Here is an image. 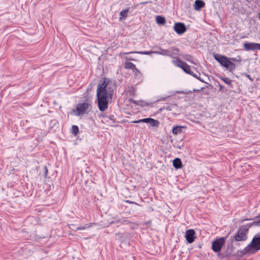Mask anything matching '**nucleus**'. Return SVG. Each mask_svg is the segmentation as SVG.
<instances>
[{"label": "nucleus", "mask_w": 260, "mask_h": 260, "mask_svg": "<svg viewBox=\"0 0 260 260\" xmlns=\"http://www.w3.org/2000/svg\"><path fill=\"white\" fill-rule=\"evenodd\" d=\"M109 80L104 78L98 84L96 91L98 106L101 111H105L108 107L109 99H112L114 91L108 87Z\"/></svg>", "instance_id": "1"}, {"label": "nucleus", "mask_w": 260, "mask_h": 260, "mask_svg": "<svg viewBox=\"0 0 260 260\" xmlns=\"http://www.w3.org/2000/svg\"><path fill=\"white\" fill-rule=\"evenodd\" d=\"M260 250V232L254 235L250 243L240 251L241 255H250Z\"/></svg>", "instance_id": "2"}, {"label": "nucleus", "mask_w": 260, "mask_h": 260, "mask_svg": "<svg viewBox=\"0 0 260 260\" xmlns=\"http://www.w3.org/2000/svg\"><path fill=\"white\" fill-rule=\"evenodd\" d=\"M214 58L220 63L221 66L229 70L230 72L233 71L236 68V65L230 60V58L220 54H214Z\"/></svg>", "instance_id": "3"}, {"label": "nucleus", "mask_w": 260, "mask_h": 260, "mask_svg": "<svg viewBox=\"0 0 260 260\" xmlns=\"http://www.w3.org/2000/svg\"><path fill=\"white\" fill-rule=\"evenodd\" d=\"M92 105L88 103H79L76 105V109H73L72 111L76 116H80L84 114H88L91 111Z\"/></svg>", "instance_id": "4"}, {"label": "nucleus", "mask_w": 260, "mask_h": 260, "mask_svg": "<svg viewBox=\"0 0 260 260\" xmlns=\"http://www.w3.org/2000/svg\"><path fill=\"white\" fill-rule=\"evenodd\" d=\"M248 232V228L245 225L240 226L237 233L234 235V239L236 241H244L247 239V235Z\"/></svg>", "instance_id": "5"}, {"label": "nucleus", "mask_w": 260, "mask_h": 260, "mask_svg": "<svg viewBox=\"0 0 260 260\" xmlns=\"http://www.w3.org/2000/svg\"><path fill=\"white\" fill-rule=\"evenodd\" d=\"M226 237H221L216 239L212 242V249L215 252H219L225 243Z\"/></svg>", "instance_id": "6"}, {"label": "nucleus", "mask_w": 260, "mask_h": 260, "mask_svg": "<svg viewBox=\"0 0 260 260\" xmlns=\"http://www.w3.org/2000/svg\"><path fill=\"white\" fill-rule=\"evenodd\" d=\"M243 48L246 51L260 50V44L245 42L243 44Z\"/></svg>", "instance_id": "7"}, {"label": "nucleus", "mask_w": 260, "mask_h": 260, "mask_svg": "<svg viewBox=\"0 0 260 260\" xmlns=\"http://www.w3.org/2000/svg\"><path fill=\"white\" fill-rule=\"evenodd\" d=\"M185 238L188 243L190 244L193 243L196 238L195 231L193 229L186 230Z\"/></svg>", "instance_id": "8"}, {"label": "nucleus", "mask_w": 260, "mask_h": 260, "mask_svg": "<svg viewBox=\"0 0 260 260\" xmlns=\"http://www.w3.org/2000/svg\"><path fill=\"white\" fill-rule=\"evenodd\" d=\"M174 29L178 35H182L186 31L185 24L182 22L176 23L174 26Z\"/></svg>", "instance_id": "9"}, {"label": "nucleus", "mask_w": 260, "mask_h": 260, "mask_svg": "<svg viewBox=\"0 0 260 260\" xmlns=\"http://www.w3.org/2000/svg\"><path fill=\"white\" fill-rule=\"evenodd\" d=\"M167 50L169 52V54L168 55V56L172 58L176 57V56H177L179 55V50L176 47H171L167 49Z\"/></svg>", "instance_id": "10"}, {"label": "nucleus", "mask_w": 260, "mask_h": 260, "mask_svg": "<svg viewBox=\"0 0 260 260\" xmlns=\"http://www.w3.org/2000/svg\"><path fill=\"white\" fill-rule=\"evenodd\" d=\"M205 3L202 0H196L194 2V8L196 10H200L204 7Z\"/></svg>", "instance_id": "11"}, {"label": "nucleus", "mask_w": 260, "mask_h": 260, "mask_svg": "<svg viewBox=\"0 0 260 260\" xmlns=\"http://www.w3.org/2000/svg\"><path fill=\"white\" fill-rule=\"evenodd\" d=\"M185 127L182 126H175L172 128V133L175 135L180 134L182 133L183 129L185 128Z\"/></svg>", "instance_id": "12"}, {"label": "nucleus", "mask_w": 260, "mask_h": 260, "mask_svg": "<svg viewBox=\"0 0 260 260\" xmlns=\"http://www.w3.org/2000/svg\"><path fill=\"white\" fill-rule=\"evenodd\" d=\"M174 59L172 60V62L173 64L176 67H178L180 68H182L184 63L186 62L181 61L180 59H178L177 57H175L173 58Z\"/></svg>", "instance_id": "13"}, {"label": "nucleus", "mask_w": 260, "mask_h": 260, "mask_svg": "<svg viewBox=\"0 0 260 260\" xmlns=\"http://www.w3.org/2000/svg\"><path fill=\"white\" fill-rule=\"evenodd\" d=\"M129 8H127L126 9L123 10L120 12V17L119 18L120 21L126 19V18L127 17V14L129 12Z\"/></svg>", "instance_id": "14"}, {"label": "nucleus", "mask_w": 260, "mask_h": 260, "mask_svg": "<svg viewBox=\"0 0 260 260\" xmlns=\"http://www.w3.org/2000/svg\"><path fill=\"white\" fill-rule=\"evenodd\" d=\"M173 165L174 167L177 169L181 168L182 166V162L179 158H176L174 159Z\"/></svg>", "instance_id": "15"}, {"label": "nucleus", "mask_w": 260, "mask_h": 260, "mask_svg": "<svg viewBox=\"0 0 260 260\" xmlns=\"http://www.w3.org/2000/svg\"><path fill=\"white\" fill-rule=\"evenodd\" d=\"M124 68L125 69H131L133 71H138L136 65L131 62H125L124 63Z\"/></svg>", "instance_id": "16"}, {"label": "nucleus", "mask_w": 260, "mask_h": 260, "mask_svg": "<svg viewBox=\"0 0 260 260\" xmlns=\"http://www.w3.org/2000/svg\"><path fill=\"white\" fill-rule=\"evenodd\" d=\"M153 53L164 56H168V55H169L167 49H164L161 48H159V50L153 51Z\"/></svg>", "instance_id": "17"}, {"label": "nucleus", "mask_w": 260, "mask_h": 260, "mask_svg": "<svg viewBox=\"0 0 260 260\" xmlns=\"http://www.w3.org/2000/svg\"><path fill=\"white\" fill-rule=\"evenodd\" d=\"M156 22L158 24L164 25L166 23V19L161 16H156Z\"/></svg>", "instance_id": "18"}, {"label": "nucleus", "mask_w": 260, "mask_h": 260, "mask_svg": "<svg viewBox=\"0 0 260 260\" xmlns=\"http://www.w3.org/2000/svg\"><path fill=\"white\" fill-rule=\"evenodd\" d=\"M182 69L187 74L191 75L192 73V71L191 70L190 66H188L186 63H184Z\"/></svg>", "instance_id": "19"}, {"label": "nucleus", "mask_w": 260, "mask_h": 260, "mask_svg": "<svg viewBox=\"0 0 260 260\" xmlns=\"http://www.w3.org/2000/svg\"><path fill=\"white\" fill-rule=\"evenodd\" d=\"M219 78L222 80L225 84L230 85L231 87L232 86V80L230 78L223 77H220Z\"/></svg>", "instance_id": "20"}, {"label": "nucleus", "mask_w": 260, "mask_h": 260, "mask_svg": "<svg viewBox=\"0 0 260 260\" xmlns=\"http://www.w3.org/2000/svg\"><path fill=\"white\" fill-rule=\"evenodd\" d=\"M71 133L73 135L76 136L79 133V128L78 126L75 125H73L72 127Z\"/></svg>", "instance_id": "21"}, {"label": "nucleus", "mask_w": 260, "mask_h": 260, "mask_svg": "<svg viewBox=\"0 0 260 260\" xmlns=\"http://www.w3.org/2000/svg\"><path fill=\"white\" fill-rule=\"evenodd\" d=\"M137 53L141 54H145V55H150L152 53H153V51H139V52H130L128 53H125V54H129V53Z\"/></svg>", "instance_id": "22"}, {"label": "nucleus", "mask_w": 260, "mask_h": 260, "mask_svg": "<svg viewBox=\"0 0 260 260\" xmlns=\"http://www.w3.org/2000/svg\"><path fill=\"white\" fill-rule=\"evenodd\" d=\"M149 123H150L152 126L157 127L159 126V122L157 120L152 118Z\"/></svg>", "instance_id": "23"}, {"label": "nucleus", "mask_w": 260, "mask_h": 260, "mask_svg": "<svg viewBox=\"0 0 260 260\" xmlns=\"http://www.w3.org/2000/svg\"><path fill=\"white\" fill-rule=\"evenodd\" d=\"M136 89L134 87V86H132L129 87V89L128 90V92L129 93V94L131 96H135L136 94Z\"/></svg>", "instance_id": "24"}, {"label": "nucleus", "mask_w": 260, "mask_h": 260, "mask_svg": "<svg viewBox=\"0 0 260 260\" xmlns=\"http://www.w3.org/2000/svg\"><path fill=\"white\" fill-rule=\"evenodd\" d=\"M250 226L255 225V226H260V219L258 220H255L252 223H249Z\"/></svg>", "instance_id": "25"}, {"label": "nucleus", "mask_w": 260, "mask_h": 260, "mask_svg": "<svg viewBox=\"0 0 260 260\" xmlns=\"http://www.w3.org/2000/svg\"><path fill=\"white\" fill-rule=\"evenodd\" d=\"M151 118H143L139 120V122H145V123H150V122L151 120Z\"/></svg>", "instance_id": "26"}, {"label": "nucleus", "mask_w": 260, "mask_h": 260, "mask_svg": "<svg viewBox=\"0 0 260 260\" xmlns=\"http://www.w3.org/2000/svg\"><path fill=\"white\" fill-rule=\"evenodd\" d=\"M239 57V59H237V58H235V57H232V58H230V60L232 61H234V62H241L242 60L240 58V56H238Z\"/></svg>", "instance_id": "27"}, {"label": "nucleus", "mask_w": 260, "mask_h": 260, "mask_svg": "<svg viewBox=\"0 0 260 260\" xmlns=\"http://www.w3.org/2000/svg\"><path fill=\"white\" fill-rule=\"evenodd\" d=\"M88 227H89V226H88V224H86L84 226H81L78 227L76 229V230L77 231H78V230H85V229H86L87 228H88Z\"/></svg>", "instance_id": "28"}, {"label": "nucleus", "mask_w": 260, "mask_h": 260, "mask_svg": "<svg viewBox=\"0 0 260 260\" xmlns=\"http://www.w3.org/2000/svg\"><path fill=\"white\" fill-rule=\"evenodd\" d=\"M44 169H45V171H44V175L45 178H46L47 176V175H48V170L46 166H45Z\"/></svg>", "instance_id": "29"}, {"label": "nucleus", "mask_w": 260, "mask_h": 260, "mask_svg": "<svg viewBox=\"0 0 260 260\" xmlns=\"http://www.w3.org/2000/svg\"><path fill=\"white\" fill-rule=\"evenodd\" d=\"M191 75L193 76L194 77H195L196 78H197L198 79H199L200 78V77L198 75L194 74L193 72H192V74H191Z\"/></svg>", "instance_id": "30"}, {"label": "nucleus", "mask_w": 260, "mask_h": 260, "mask_svg": "<svg viewBox=\"0 0 260 260\" xmlns=\"http://www.w3.org/2000/svg\"><path fill=\"white\" fill-rule=\"evenodd\" d=\"M121 223L123 224H127L129 223V221H128V220L124 219Z\"/></svg>", "instance_id": "31"}, {"label": "nucleus", "mask_w": 260, "mask_h": 260, "mask_svg": "<svg viewBox=\"0 0 260 260\" xmlns=\"http://www.w3.org/2000/svg\"><path fill=\"white\" fill-rule=\"evenodd\" d=\"M219 90L223 91V89L224 88V87L221 84H219Z\"/></svg>", "instance_id": "32"}, {"label": "nucleus", "mask_w": 260, "mask_h": 260, "mask_svg": "<svg viewBox=\"0 0 260 260\" xmlns=\"http://www.w3.org/2000/svg\"><path fill=\"white\" fill-rule=\"evenodd\" d=\"M126 202L127 203H129L130 204H136V205H139L138 204L136 203V202H132V201H127Z\"/></svg>", "instance_id": "33"}, {"label": "nucleus", "mask_w": 260, "mask_h": 260, "mask_svg": "<svg viewBox=\"0 0 260 260\" xmlns=\"http://www.w3.org/2000/svg\"><path fill=\"white\" fill-rule=\"evenodd\" d=\"M134 73L135 74V75H137V74L139 73L140 74V71L138 70V71H133Z\"/></svg>", "instance_id": "34"}, {"label": "nucleus", "mask_w": 260, "mask_h": 260, "mask_svg": "<svg viewBox=\"0 0 260 260\" xmlns=\"http://www.w3.org/2000/svg\"><path fill=\"white\" fill-rule=\"evenodd\" d=\"M141 122H139V120H135V121H133L132 122V123H141Z\"/></svg>", "instance_id": "35"}, {"label": "nucleus", "mask_w": 260, "mask_h": 260, "mask_svg": "<svg viewBox=\"0 0 260 260\" xmlns=\"http://www.w3.org/2000/svg\"><path fill=\"white\" fill-rule=\"evenodd\" d=\"M198 80H200L202 82L206 83L202 78H201L200 77L199 78V79Z\"/></svg>", "instance_id": "36"}, {"label": "nucleus", "mask_w": 260, "mask_h": 260, "mask_svg": "<svg viewBox=\"0 0 260 260\" xmlns=\"http://www.w3.org/2000/svg\"><path fill=\"white\" fill-rule=\"evenodd\" d=\"M130 102H132V103H133L136 104V101H135V100H133V99H131V100H130Z\"/></svg>", "instance_id": "37"}, {"label": "nucleus", "mask_w": 260, "mask_h": 260, "mask_svg": "<svg viewBox=\"0 0 260 260\" xmlns=\"http://www.w3.org/2000/svg\"><path fill=\"white\" fill-rule=\"evenodd\" d=\"M247 77L248 78V79H249L250 80L252 81V79L250 77V75H247Z\"/></svg>", "instance_id": "38"}, {"label": "nucleus", "mask_w": 260, "mask_h": 260, "mask_svg": "<svg viewBox=\"0 0 260 260\" xmlns=\"http://www.w3.org/2000/svg\"><path fill=\"white\" fill-rule=\"evenodd\" d=\"M127 59L129 60H133V59L131 58H126Z\"/></svg>", "instance_id": "39"}, {"label": "nucleus", "mask_w": 260, "mask_h": 260, "mask_svg": "<svg viewBox=\"0 0 260 260\" xmlns=\"http://www.w3.org/2000/svg\"><path fill=\"white\" fill-rule=\"evenodd\" d=\"M203 89H204V87L202 88L200 90H198L197 91H200L202 90Z\"/></svg>", "instance_id": "40"}, {"label": "nucleus", "mask_w": 260, "mask_h": 260, "mask_svg": "<svg viewBox=\"0 0 260 260\" xmlns=\"http://www.w3.org/2000/svg\"><path fill=\"white\" fill-rule=\"evenodd\" d=\"M198 247H199V248H201L202 247V246H201V245H199L198 246Z\"/></svg>", "instance_id": "41"}, {"label": "nucleus", "mask_w": 260, "mask_h": 260, "mask_svg": "<svg viewBox=\"0 0 260 260\" xmlns=\"http://www.w3.org/2000/svg\"><path fill=\"white\" fill-rule=\"evenodd\" d=\"M147 3H148V2H143V3H142V4H147Z\"/></svg>", "instance_id": "42"}, {"label": "nucleus", "mask_w": 260, "mask_h": 260, "mask_svg": "<svg viewBox=\"0 0 260 260\" xmlns=\"http://www.w3.org/2000/svg\"><path fill=\"white\" fill-rule=\"evenodd\" d=\"M150 223V221H148L146 223L147 224H149Z\"/></svg>", "instance_id": "43"}, {"label": "nucleus", "mask_w": 260, "mask_h": 260, "mask_svg": "<svg viewBox=\"0 0 260 260\" xmlns=\"http://www.w3.org/2000/svg\"><path fill=\"white\" fill-rule=\"evenodd\" d=\"M259 216H260V215Z\"/></svg>", "instance_id": "44"}]
</instances>
